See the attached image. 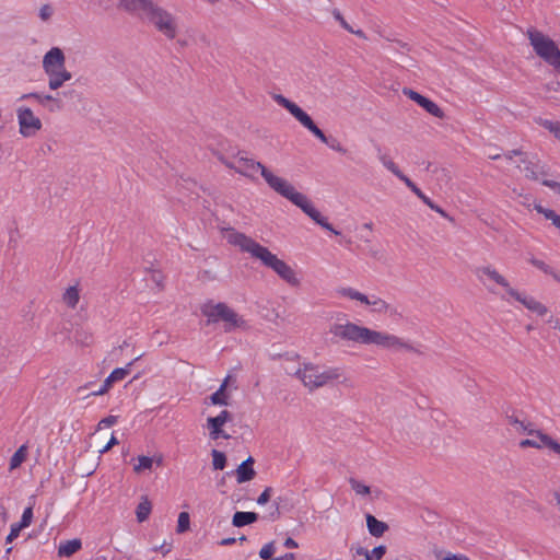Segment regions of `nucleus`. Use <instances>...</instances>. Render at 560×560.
<instances>
[{"label": "nucleus", "mask_w": 560, "mask_h": 560, "mask_svg": "<svg viewBox=\"0 0 560 560\" xmlns=\"http://www.w3.org/2000/svg\"><path fill=\"white\" fill-rule=\"evenodd\" d=\"M62 94H63V96L69 97L71 100H78V101L81 100V93L74 89L63 91Z\"/></svg>", "instance_id": "4d7b16f0"}, {"label": "nucleus", "mask_w": 560, "mask_h": 560, "mask_svg": "<svg viewBox=\"0 0 560 560\" xmlns=\"http://www.w3.org/2000/svg\"><path fill=\"white\" fill-rule=\"evenodd\" d=\"M114 383H116V382L113 380V377L109 374L105 378L103 385L100 386L98 392H90V393L85 394L84 397L104 395L109 390V388L113 386Z\"/></svg>", "instance_id": "e433bc0d"}, {"label": "nucleus", "mask_w": 560, "mask_h": 560, "mask_svg": "<svg viewBox=\"0 0 560 560\" xmlns=\"http://www.w3.org/2000/svg\"><path fill=\"white\" fill-rule=\"evenodd\" d=\"M116 422H117V417H116V416H108V417L103 418V419L100 421L98 427H101V425L112 427V425H114Z\"/></svg>", "instance_id": "6e6d98bb"}, {"label": "nucleus", "mask_w": 560, "mask_h": 560, "mask_svg": "<svg viewBox=\"0 0 560 560\" xmlns=\"http://www.w3.org/2000/svg\"><path fill=\"white\" fill-rule=\"evenodd\" d=\"M332 15L334 18L340 23V25L348 32H353V28L351 27L350 24H348V22L343 19L342 14L340 13V11L338 9H335L332 11Z\"/></svg>", "instance_id": "a18cd8bd"}, {"label": "nucleus", "mask_w": 560, "mask_h": 560, "mask_svg": "<svg viewBox=\"0 0 560 560\" xmlns=\"http://www.w3.org/2000/svg\"><path fill=\"white\" fill-rule=\"evenodd\" d=\"M520 162L524 164L525 177L530 180H539L540 177L548 175L546 165L541 164L539 160L534 161L526 155Z\"/></svg>", "instance_id": "4468645a"}, {"label": "nucleus", "mask_w": 560, "mask_h": 560, "mask_svg": "<svg viewBox=\"0 0 560 560\" xmlns=\"http://www.w3.org/2000/svg\"><path fill=\"white\" fill-rule=\"evenodd\" d=\"M538 440V443L542 445V447H548L550 451H552L555 454H557L560 457V443L552 439L549 434L542 432L541 430H536L534 432V435Z\"/></svg>", "instance_id": "412c9836"}, {"label": "nucleus", "mask_w": 560, "mask_h": 560, "mask_svg": "<svg viewBox=\"0 0 560 560\" xmlns=\"http://www.w3.org/2000/svg\"><path fill=\"white\" fill-rule=\"evenodd\" d=\"M506 420L510 425H512L514 429L520 424V419L515 415H506Z\"/></svg>", "instance_id": "0e129e2a"}, {"label": "nucleus", "mask_w": 560, "mask_h": 560, "mask_svg": "<svg viewBox=\"0 0 560 560\" xmlns=\"http://www.w3.org/2000/svg\"><path fill=\"white\" fill-rule=\"evenodd\" d=\"M372 312L375 313H388L390 316L398 315L397 308L388 304L383 299L372 295L371 304Z\"/></svg>", "instance_id": "5701e85b"}, {"label": "nucleus", "mask_w": 560, "mask_h": 560, "mask_svg": "<svg viewBox=\"0 0 560 560\" xmlns=\"http://www.w3.org/2000/svg\"><path fill=\"white\" fill-rule=\"evenodd\" d=\"M319 140L336 152H339L341 154H345L347 152L346 148H343L341 143L334 137H327L324 133V138Z\"/></svg>", "instance_id": "c9c22d12"}, {"label": "nucleus", "mask_w": 560, "mask_h": 560, "mask_svg": "<svg viewBox=\"0 0 560 560\" xmlns=\"http://www.w3.org/2000/svg\"><path fill=\"white\" fill-rule=\"evenodd\" d=\"M219 418L224 422V424L228 422V421H231L232 420V415L230 411L228 410H222L219 415Z\"/></svg>", "instance_id": "69168bd1"}, {"label": "nucleus", "mask_w": 560, "mask_h": 560, "mask_svg": "<svg viewBox=\"0 0 560 560\" xmlns=\"http://www.w3.org/2000/svg\"><path fill=\"white\" fill-rule=\"evenodd\" d=\"M210 430V436L212 440H217L219 438L229 439L230 435L225 434L222 430V428H209Z\"/></svg>", "instance_id": "603ef678"}, {"label": "nucleus", "mask_w": 560, "mask_h": 560, "mask_svg": "<svg viewBox=\"0 0 560 560\" xmlns=\"http://www.w3.org/2000/svg\"><path fill=\"white\" fill-rule=\"evenodd\" d=\"M329 332L335 337L342 340L359 342L363 345H376L383 348L401 347L407 350H412V347L404 342L395 335L385 334L377 330H372L364 326H359L354 323L332 324Z\"/></svg>", "instance_id": "20e7f679"}, {"label": "nucleus", "mask_w": 560, "mask_h": 560, "mask_svg": "<svg viewBox=\"0 0 560 560\" xmlns=\"http://www.w3.org/2000/svg\"><path fill=\"white\" fill-rule=\"evenodd\" d=\"M273 100L278 105L285 108L304 128L312 132L317 139L324 138V132L313 121L311 116L304 112L298 104L290 101L282 94H275Z\"/></svg>", "instance_id": "1a4fd4ad"}, {"label": "nucleus", "mask_w": 560, "mask_h": 560, "mask_svg": "<svg viewBox=\"0 0 560 560\" xmlns=\"http://www.w3.org/2000/svg\"><path fill=\"white\" fill-rule=\"evenodd\" d=\"M154 463L158 466H161L163 464L162 456H159L158 458H153L150 456L141 455L138 457V464L135 465L133 470L137 474H140L144 470H151Z\"/></svg>", "instance_id": "b1692460"}, {"label": "nucleus", "mask_w": 560, "mask_h": 560, "mask_svg": "<svg viewBox=\"0 0 560 560\" xmlns=\"http://www.w3.org/2000/svg\"><path fill=\"white\" fill-rule=\"evenodd\" d=\"M337 293L342 295V296L349 298L351 300L359 301L362 304H365V305H369V306L371 304L372 295L368 296V295L359 292L358 290H355L353 288H339L337 290Z\"/></svg>", "instance_id": "393cba45"}, {"label": "nucleus", "mask_w": 560, "mask_h": 560, "mask_svg": "<svg viewBox=\"0 0 560 560\" xmlns=\"http://www.w3.org/2000/svg\"><path fill=\"white\" fill-rule=\"evenodd\" d=\"M271 493H272V488L271 487H267L261 493L260 495L258 497L257 499V503L259 505H265L271 498Z\"/></svg>", "instance_id": "09e8293b"}, {"label": "nucleus", "mask_w": 560, "mask_h": 560, "mask_svg": "<svg viewBox=\"0 0 560 560\" xmlns=\"http://www.w3.org/2000/svg\"><path fill=\"white\" fill-rule=\"evenodd\" d=\"M190 528V516L187 512H180L177 520L176 532L183 534Z\"/></svg>", "instance_id": "f704fd0d"}, {"label": "nucleus", "mask_w": 560, "mask_h": 560, "mask_svg": "<svg viewBox=\"0 0 560 560\" xmlns=\"http://www.w3.org/2000/svg\"><path fill=\"white\" fill-rule=\"evenodd\" d=\"M19 100H35L40 105L45 106L50 113L59 112L63 108V102L59 97L52 96L50 94L31 92L23 94Z\"/></svg>", "instance_id": "f8f14e48"}, {"label": "nucleus", "mask_w": 560, "mask_h": 560, "mask_svg": "<svg viewBox=\"0 0 560 560\" xmlns=\"http://www.w3.org/2000/svg\"><path fill=\"white\" fill-rule=\"evenodd\" d=\"M397 178H399L401 182L405 183V185L409 188L410 185L413 183L409 177H407L401 171H399L396 175Z\"/></svg>", "instance_id": "e2e57ef3"}, {"label": "nucleus", "mask_w": 560, "mask_h": 560, "mask_svg": "<svg viewBox=\"0 0 560 560\" xmlns=\"http://www.w3.org/2000/svg\"><path fill=\"white\" fill-rule=\"evenodd\" d=\"M22 529L23 527H20L18 523L12 524L10 533L7 536L5 542L9 544L13 541L15 538H18Z\"/></svg>", "instance_id": "c03bdc74"}, {"label": "nucleus", "mask_w": 560, "mask_h": 560, "mask_svg": "<svg viewBox=\"0 0 560 560\" xmlns=\"http://www.w3.org/2000/svg\"><path fill=\"white\" fill-rule=\"evenodd\" d=\"M52 8L49 5V4H44L40 9H39V18L43 20V21H47L51 18L52 15Z\"/></svg>", "instance_id": "8fccbe9b"}, {"label": "nucleus", "mask_w": 560, "mask_h": 560, "mask_svg": "<svg viewBox=\"0 0 560 560\" xmlns=\"http://www.w3.org/2000/svg\"><path fill=\"white\" fill-rule=\"evenodd\" d=\"M294 376L301 380L310 390H314L338 380L341 376V370L339 368H329L320 372L317 365L305 363L302 369H298L294 372Z\"/></svg>", "instance_id": "39448f33"}, {"label": "nucleus", "mask_w": 560, "mask_h": 560, "mask_svg": "<svg viewBox=\"0 0 560 560\" xmlns=\"http://www.w3.org/2000/svg\"><path fill=\"white\" fill-rule=\"evenodd\" d=\"M212 466L215 470H222L226 466V456L223 452L218 450H212Z\"/></svg>", "instance_id": "473e14b6"}, {"label": "nucleus", "mask_w": 560, "mask_h": 560, "mask_svg": "<svg viewBox=\"0 0 560 560\" xmlns=\"http://www.w3.org/2000/svg\"><path fill=\"white\" fill-rule=\"evenodd\" d=\"M258 518L259 515L256 512L237 511L232 517V525L235 527H243L255 523Z\"/></svg>", "instance_id": "aec40b11"}, {"label": "nucleus", "mask_w": 560, "mask_h": 560, "mask_svg": "<svg viewBox=\"0 0 560 560\" xmlns=\"http://www.w3.org/2000/svg\"><path fill=\"white\" fill-rule=\"evenodd\" d=\"M487 276L490 280L494 281L495 283H498L499 285L503 287L508 294L510 295V291L511 290H514L510 283L508 282V280L502 276L500 275L495 269H493L491 266H483V267H478L476 269V276L481 279V276Z\"/></svg>", "instance_id": "dca6fc26"}, {"label": "nucleus", "mask_w": 560, "mask_h": 560, "mask_svg": "<svg viewBox=\"0 0 560 560\" xmlns=\"http://www.w3.org/2000/svg\"><path fill=\"white\" fill-rule=\"evenodd\" d=\"M424 205H427L430 209H435V205L427 195H422L420 198Z\"/></svg>", "instance_id": "774afa93"}, {"label": "nucleus", "mask_w": 560, "mask_h": 560, "mask_svg": "<svg viewBox=\"0 0 560 560\" xmlns=\"http://www.w3.org/2000/svg\"><path fill=\"white\" fill-rule=\"evenodd\" d=\"M33 520V506H28L23 511L21 521L18 523L20 527H27L31 525Z\"/></svg>", "instance_id": "ea45409f"}, {"label": "nucleus", "mask_w": 560, "mask_h": 560, "mask_svg": "<svg viewBox=\"0 0 560 560\" xmlns=\"http://www.w3.org/2000/svg\"><path fill=\"white\" fill-rule=\"evenodd\" d=\"M515 431L518 433H527L528 435H534L536 430L533 428L532 422H525L524 420H521L520 424H517L515 428Z\"/></svg>", "instance_id": "79ce46f5"}, {"label": "nucleus", "mask_w": 560, "mask_h": 560, "mask_svg": "<svg viewBox=\"0 0 560 560\" xmlns=\"http://www.w3.org/2000/svg\"><path fill=\"white\" fill-rule=\"evenodd\" d=\"M386 553V546L380 545L372 549L370 555H372L373 560H381Z\"/></svg>", "instance_id": "de8ad7c7"}, {"label": "nucleus", "mask_w": 560, "mask_h": 560, "mask_svg": "<svg viewBox=\"0 0 560 560\" xmlns=\"http://www.w3.org/2000/svg\"><path fill=\"white\" fill-rule=\"evenodd\" d=\"M66 57L59 47L49 49L43 58V69L45 73L51 72L57 69L65 68Z\"/></svg>", "instance_id": "ddd939ff"}, {"label": "nucleus", "mask_w": 560, "mask_h": 560, "mask_svg": "<svg viewBox=\"0 0 560 560\" xmlns=\"http://www.w3.org/2000/svg\"><path fill=\"white\" fill-rule=\"evenodd\" d=\"M151 502L147 498L138 504L136 510L138 522L142 523L145 520H148L151 512Z\"/></svg>", "instance_id": "c85d7f7f"}, {"label": "nucleus", "mask_w": 560, "mask_h": 560, "mask_svg": "<svg viewBox=\"0 0 560 560\" xmlns=\"http://www.w3.org/2000/svg\"><path fill=\"white\" fill-rule=\"evenodd\" d=\"M161 551L164 556L170 553L171 550H172V546L171 545H166L165 542L162 544L160 547H155L154 548V551Z\"/></svg>", "instance_id": "338daca9"}, {"label": "nucleus", "mask_w": 560, "mask_h": 560, "mask_svg": "<svg viewBox=\"0 0 560 560\" xmlns=\"http://www.w3.org/2000/svg\"><path fill=\"white\" fill-rule=\"evenodd\" d=\"M229 378L230 376H226L223 383L220 385L219 389L210 396L211 404L220 406L228 405V396L225 394V389L228 386Z\"/></svg>", "instance_id": "a878e982"}, {"label": "nucleus", "mask_w": 560, "mask_h": 560, "mask_svg": "<svg viewBox=\"0 0 560 560\" xmlns=\"http://www.w3.org/2000/svg\"><path fill=\"white\" fill-rule=\"evenodd\" d=\"M117 8L153 25L167 39L177 35L176 18L152 0H119Z\"/></svg>", "instance_id": "f03ea898"}, {"label": "nucleus", "mask_w": 560, "mask_h": 560, "mask_svg": "<svg viewBox=\"0 0 560 560\" xmlns=\"http://www.w3.org/2000/svg\"><path fill=\"white\" fill-rule=\"evenodd\" d=\"M365 520L368 530L373 537H382L385 534V532L388 530L389 528L385 522L377 520L374 515L370 513L365 515Z\"/></svg>", "instance_id": "6ab92c4d"}, {"label": "nucleus", "mask_w": 560, "mask_h": 560, "mask_svg": "<svg viewBox=\"0 0 560 560\" xmlns=\"http://www.w3.org/2000/svg\"><path fill=\"white\" fill-rule=\"evenodd\" d=\"M355 553L359 556H364L365 560H373L372 555H370V551L364 547H358L355 549Z\"/></svg>", "instance_id": "680f3d73"}, {"label": "nucleus", "mask_w": 560, "mask_h": 560, "mask_svg": "<svg viewBox=\"0 0 560 560\" xmlns=\"http://www.w3.org/2000/svg\"><path fill=\"white\" fill-rule=\"evenodd\" d=\"M79 289L75 285L69 287L63 293V302L71 308H74L79 302Z\"/></svg>", "instance_id": "bb28decb"}, {"label": "nucleus", "mask_w": 560, "mask_h": 560, "mask_svg": "<svg viewBox=\"0 0 560 560\" xmlns=\"http://www.w3.org/2000/svg\"><path fill=\"white\" fill-rule=\"evenodd\" d=\"M48 77V86L50 90H58L63 85L66 81L71 80L72 74L69 72L66 67L61 69L54 70L51 72L46 73Z\"/></svg>", "instance_id": "a211bd4d"}, {"label": "nucleus", "mask_w": 560, "mask_h": 560, "mask_svg": "<svg viewBox=\"0 0 560 560\" xmlns=\"http://www.w3.org/2000/svg\"><path fill=\"white\" fill-rule=\"evenodd\" d=\"M201 313L203 316L208 317V324L217 323L219 320L224 322L225 331H231L245 325V320L238 316L236 312H234L231 307L222 302L217 304L208 302L203 304L201 306Z\"/></svg>", "instance_id": "423d86ee"}, {"label": "nucleus", "mask_w": 560, "mask_h": 560, "mask_svg": "<svg viewBox=\"0 0 560 560\" xmlns=\"http://www.w3.org/2000/svg\"><path fill=\"white\" fill-rule=\"evenodd\" d=\"M349 483L351 489L359 495H368L371 493V488L355 478H350Z\"/></svg>", "instance_id": "72a5a7b5"}, {"label": "nucleus", "mask_w": 560, "mask_h": 560, "mask_svg": "<svg viewBox=\"0 0 560 560\" xmlns=\"http://www.w3.org/2000/svg\"><path fill=\"white\" fill-rule=\"evenodd\" d=\"M27 447L25 445H21L15 453L12 455L10 459V469H14L19 467L26 458Z\"/></svg>", "instance_id": "c756f323"}, {"label": "nucleus", "mask_w": 560, "mask_h": 560, "mask_svg": "<svg viewBox=\"0 0 560 560\" xmlns=\"http://www.w3.org/2000/svg\"><path fill=\"white\" fill-rule=\"evenodd\" d=\"M218 159L222 164H224L230 170H234V167H236V155L233 159H229L222 154H219Z\"/></svg>", "instance_id": "3c124183"}, {"label": "nucleus", "mask_w": 560, "mask_h": 560, "mask_svg": "<svg viewBox=\"0 0 560 560\" xmlns=\"http://www.w3.org/2000/svg\"><path fill=\"white\" fill-rule=\"evenodd\" d=\"M275 552H276L275 541H270L261 547V549L259 550V557L264 560H268V559L272 558Z\"/></svg>", "instance_id": "58836bf2"}, {"label": "nucleus", "mask_w": 560, "mask_h": 560, "mask_svg": "<svg viewBox=\"0 0 560 560\" xmlns=\"http://www.w3.org/2000/svg\"><path fill=\"white\" fill-rule=\"evenodd\" d=\"M226 237L230 244L238 246L243 252L249 253L253 257L259 259L264 266L272 269L290 285L298 287L300 284L295 271L284 260L279 259L267 247L260 245L252 237L233 229Z\"/></svg>", "instance_id": "7ed1b4c3"}, {"label": "nucleus", "mask_w": 560, "mask_h": 560, "mask_svg": "<svg viewBox=\"0 0 560 560\" xmlns=\"http://www.w3.org/2000/svg\"><path fill=\"white\" fill-rule=\"evenodd\" d=\"M526 34L536 55L549 66L560 58V49L553 39L535 28H528Z\"/></svg>", "instance_id": "0eeeda50"}, {"label": "nucleus", "mask_w": 560, "mask_h": 560, "mask_svg": "<svg viewBox=\"0 0 560 560\" xmlns=\"http://www.w3.org/2000/svg\"><path fill=\"white\" fill-rule=\"evenodd\" d=\"M82 548V541L79 538L60 542L58 547L59 557H71Z\"/></svg>", "instance_id": "4be33fe9"}, {"label": "nucleus", "mask_w": 560, "mask_h": 560, "mask_svg": "<svg viewBox=\"0 0 560 560\" xmlns=\"http://www.w3.org/2000/svg\"><path fill=\"white\" fill-rule=\"evenodd\" d=\"M402 94L409 97L411 101L416 102L420 107H422L425 112L436 118H444V112L430 98L421 95L420 93L413 91L409 88L402 89Z\"/></svg>", "instance_id": "9b49d317"}, {"label": "nucleus", "mask_w": 560, "mask_h": 560, "mask_svg": "<svg viewBox=\"0 0 560 560\" xmlns=\"http://www.w3.org/2000/svg\"><path fill=\"white\" fill-rule=\"evenodd\" d=\"M377 152H378V159L380 161L382 162V164L389 171L392 172L394 175H396L400 170L398 168V166L392 161L389 160L386 155L384 154H381V148L377 147Z\"/></svg>", "instance_id": "4c0bfd02"}, {"label": "nucleus", "mask_w": 560, "mask_h": 560, "mask_svg": "<svg viewBox=\"0 0 560 560\" xmlns=\"http://www.w3.org/2000/svg\"><path fill=\"white\" fill-rule=\"evenodd\" d=\"M273 505L282 510H290L292 508L291 499L288 495H279L273 500Z\"/></svg>", "instance_id": "a19ab883"}, {"label": "nucleus", "mask_w": 560, "mask_h": 560, "mask_svg": "<svg viewBox=\"0 0 560 560\" xmlns=\"http://www.w3.org/2000/svg\"><path fill=\"white\" fill-rule=\"evenodd\" d=\"M20 133L25 138L36 135L43 127L42 120L36 117L30 107L21 106L16 109Z\"/></svg>", "instance_id": "9d476101"}, {"label": "nucleus", "mask_w": 560, "mask_h": 560, "mask_svg": "<svg viewBox=\"0 0 560 560\" xmlns=\"http://www.w3.org/2000/svg\"><path fill=\"white\" fill-rule=\"evenodd\" d=\"M273 100L278 105L285 108L304 128L312 132L317 139L324 138V132L313 121L311 116L304 112L298 104L290 101L282 94H275Z\"/></svg>", "instance_id": "6e6552de"}, {"label": "nucleus", "mask_w": 560, "mask_h": 560, "mask_svg": "<svg viewBox=\"0 0 560 560\" xmlns=\"http://www.w3.org/2000/svg\"><path fill=\"white\" fill-rule=\"evenodd\" d=\"M527 154L524 153L523 151L518 150V149H514V150H511V151H508L504 156L506 160H512L514 156H526Z\"/></svg>", "instance_id": "13d9d810"}, {"label": "nucleus", "mask_w": 560, "mask_h": 560, "mask_svg": "<svg viewBox=\"0 0 560 560\" xmlns=\"http://www.w3.org/2000/svg\"><path fill=\"white\" fill-rule=\"evenodd\" d=\"M534 209L538 213L542 214L547 220H550L556 228L560 224V215L557 214L553 210L545 208L540 203H535Z\"/></svg>", "instance_id": "cd10ccee"}, {"label": "nucleus", "mask_w": 560, "mask_h": 560, "mask_svg": "<svg viewBox=\"0 0 560 560\" xmlns=\"http://www.w3.org/2000/svg\"><path fill=\"white\" fill-rule=\"evenodd\" d=\"M117 444H118V440L115 438V435H112L109 441L107 442V444L102 450H100V453L104 454V453L108 452L114 445H117Z\"/></svg>", "instance_id": "052dcab7"}, {"label": "nucleus", "mask_w": 560, "mask_h": 560, "mask_svg": "<svg viewBox=\"0 0 560 560\" xmlns=\"http://www.w3.org/2000/svg\"><path fill=\"white\" fill-rule=\"evenodd\" d=\"M234 171L245 177L254 178V174L260 171L261 176L268 186L280 196L290 200L299 207L306 215H308L316 224L323 229L339 235L340 232L335 230L328 220L312 205L308 198L294 189V187L284 178L273 175L265 165L253 159H249L245 152L238 151L236 154V167Z\"/></svg>", "instance_id": "f257e3e1"}, {"label": "nucleus", "mask_w": 560, "mask_h": 560, "mask_svg": "<svg viewBox=\"0 0 560 560\" xmlns=\"http://www.w3.org/2000/svg\"><path fill=\"white\" fill-rule=\"evenodd\" d=\"M520 447L521 448H527V447H534V448H542V445L538 443L537 440H534V439H525V440H522L520 441L518 443Z\"/></svg>", "instance_id": "49530a36"}, {"label": "nucleus", "mask_w": 560, "mask_h": 560, "mask_svg": "<svg viewBox=\"0 0 560 560\" xmlns=\"http://www.w3.org/2000/svg\"><path fill=\"white\" fill-rule=\"evenodd\" d=\"M536 121L539 126L553 133L556 138L560 139V121H552L544 118H538Z\"/></svg>", "instance_id": "7c9ffc66"}, {"label": "nucleus", "mask_w": 560, "mask_h": 560, "mask_svg": "<svg viewBox=\"0 0 560 560\" xmlns=\"http://www.w3.org/2000/svg\"><path fill=\"white\" fill-rule=\"evenodd\" d=\"M510 296L522 303L528 311L534 312L539 316H544L548 313V308L533 296L520 293L516 290H511Z\"/></svg>", "instance_id": "2eb2a0df"}, {"label": "nucleus", "mask_w": 560, "mask_h": 560, "mask_svg": "<svg viewBox=\"0 0 560 560\" xmlns=\"http://www.w3.org/2000/svg\"><path fill=\"white\" fill-rule=\"evenodd\" d=\"M442 560H470L467 556L462 553L448 552Z\"/></svg>", "instance_id": "bf43d9fd"}, {"label": "nucleus", "mask_w": 560, "mask_h": 560, "mask_svg": "<svg viewBox=\"0 0 560 560\" xmlns=\"http://www.w3.org/2000/svg\"><path fill=\"white\" fill-rule=\"evenodd\" d=\"M541 184L553 189L558 195H560V183L550 179H542Z\"/></svg>", "instance_id": "5fc2aeb1"}, {"label": "nucleus", "mask_w": 560, "mask_h": 560, "mask_svg": "<svg viewBox=\"0 0 560 560\" xmlns=\"http://www.w3.org/2000/svg\"><path fill=\"white\" fill-rule=\"evenodd\" d=\"M224 425V422L219 418V416L217 417H210L207 419V427L208 428H222Z\"/></svg>", "instance_id": "864d4df0"}, {"label": "nucleus", "mask_w": 560, "mask_h": 560, "mask_svg": "<svg viewBox=\"0 0 560 560\" xmlns=\"http://www.w3.org/2000/svg\"><path fill=\"white\" fill-rule=\"evenodd\" d=\"M529 262L538 268L539 270H541L542 272H545L546 275H549L552 270V268L550 266H548L545 261L540 260V259H537V258H534L532 257L529 259Z\"/></svg>", "instance_id": "37998d69"}, {"label": "nucleus", "mask_w": 560, "mask_h": 560, "mask_svg": "<svg viewBox=\"0 0 560 560\" xmlns=\"http://www.w3.org/2000/svg\"><path fill=\"white\" fill-rule=\"evenodd\" d=\"M139 359H140V357H137L135 360L127 363L125 368H117V369L113 370L110 373V376L113 377V380L115 382L122 381L130 373V368L132 366V364L136 361H138Z\"/></svg>", "instance_id": "2f4dec72"}, {"label": "nucleus", "mask_w": 560, "mask_h": 560, "mask_svg": "<svg viewBox=\"0 0 560 560\" xmlns=\"http://www.w3.org/2000/svg\"><path fill=\"white\" fill-rule=\"evenodd\" d=\"M254 458L248 456L244 462H242L235 470L236 481L238 483H244L250 481L255 478L256 471L254 469Z\"/></svg>", "instance_id": "f3484780"}]
</instances>
